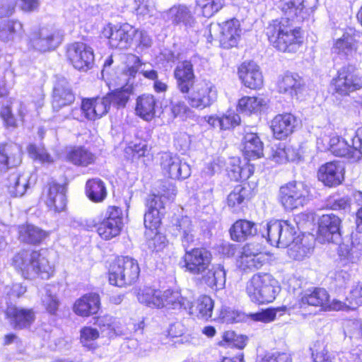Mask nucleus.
I'll return each instance as SVG.
<instances>
[{"label":"nucleus","instance_id":"f257e3e1","mask_svg":"<svg viewBox=\"0 0 362 362\" xmlns=\"http://www.w3.org/2000/svg\"><path fill=\"white\" fill-rule=\"evenodd\" d=\"M266 33L273 47L282 52L295 53L303 42L300 28L287 18L272 21L267 27Z\"/></svg>","mask_w":362,"mask_h":362},{"label":"nucleus","instance_id":"f03ea898","mask_svg":"<svg viewBox=\"0 0 362 362\" xmlns=\"http://www.w3.org/2000/svg\"><path fill=\"white\" fill-rule=\"evenodd\" d=\"M12 265L25 279L40 276L49 279L54 273V265L45 255V252L36 250H22L12 259Z\"/></svg>","mask_w":362,"mask_h":362},{"label":"nucleus","instance_id":"7ed1b4c3","mask_svg":"<svg viewBox=\"0 0 362 362\" xmlns=\"http://www.w3.org/2000/svg\"><path fill=\"white\" fill-rule=\"evenodd\" d=\"M280 289L278 281L268 273L254 274L245 286V291L250 299L258 304L273 302Z\"/></svg>","mask_w":362,"mask_h":362},{"label":"nucleus","instance_id":"20e7f679","mask_svg":"<svg viewBox=\"0 0 362 362\" xmlns=\"http://www.w3.org/2000/svg\"><path fill=\"white\" fill-rule=\"evenodd\" d=\"M140 268L137 261L130 257H119L109 268V281L112 285L124 287L135 283L139 279Z\"/></svg>","mask_w":362,"mask_h":362},{"label":"nucleus","instance_id":"39448f33","mask_svg":"<svg viewBox=\"0 0 362 362\" xmlns=\"http://www.w3.org/2000/svg\"><path fill=\"white\" fill-rule=\"evenodd\" d=\"M239 21L231 19L223 23H211L209 27L208 41H219L221 47L229 49L236 46L240 37Z\"/></svg>","mask_w":362,"mask_h":362},{"label":"nucleus","instance_id":"423d86ee","mask_svg":"<svg viewBox=\"0 0 362 362\" xmlns=\"http://www.w3.org/2000/svg\"><path fill=\"white\" fill-rule=\"evenodd\" d=\"M309 188L301 182H290L279 189V201L286 210L303 206L309 201Z\"/></svg>","mask_w":362,"mask_h":362},{"label":"nucleus","instance_id":"0eeeda50","mask_svg":"<svg viewBox=\"0 0 362 362\" xmlns=\"http://www.w3.org/2000/svg\"><path fill=\"white\" fill-rule=\"evenodd\" d=\"M62 35L52 26L42 27L33 30L29 36L30 48L45 52L55 49L62 42Z\"/></svg>","mask_w":362,"mask_h":362},{"label":"nucleus","instance_id":"6e6552de","mask_svg":"<svg viewBox=\"0 0 362 362\" xmlns=\"http://www.w3.org/2000/svg\"><path fill=\"white\" fill-rule=\"evenodd\" d=\"M187 94L186 99L193 108L203 110L211 106L217 98L214 85L206 81L194 83Z\"/></svg>","mask_w":362,"mask_h":362},{"label":"nucleus","instance_id":"1a4fd4ad","mask_svg":"<svg viewBox=\"0 0 362 362\" xmlns=\"http://www.w3.org/2000/svg\"><path fill=\"white\" fill-rule=\"evenodd\" d=\"M334 91L339 95L346 96L362 88V76L352 65L341 67L334 79Z\"/></svg>","mask_w":362,"mask_h":362},{"label":"nucleus","instance_id":"9d476101","mask_svg":"<svg viewBox=\"0 0 362 362\" xmlns=\"http://www.w3.org/2000/svg\"><path fill=\"white\" fill-rule=\"evenodd\" d=\"M136 33L137 29L127 23L119 27L107 25L103 30V36L108 39L109 45L119 49H128Z\"/></svg>","mask_w":362,"mask_h":362},{"label":"nucleus","instance_id":"9b49d317","mask_svg":"<svg viewBox=\"0 0 362 362\" xmlns=\"http://www.w3.org/2000/svg\"><path fill=\"white\" fill-rule=\"evenodd\" d=\"M184 267L192 275H200L211 267V255L204 248L186 250L182 257Z\"/></svg>","mask_w":362,"mask_h":362},{"label":"nucleus","instance_id":"f8f14e48","mask_svg":"<svg viewBox=\"0 0 362 362\" xmlns=\"http://www.w3.org/2000/svg\"><path fill=\"white\" fill-rule=\"evenodd\" d=\"M66 55L73 66L78 70L90 69L94 62L93 49L83 42H75L68 46Z\"/></svg>","mask_w":362,"mask_h":362},{"label":"nucleus","instance_id":"ddd939ff","mask_svg":"<svg viewBox=\"0 0 362 362\" xmlns=\"http://www.w3.org/2000/svg\"><path fill=\"white\" fill-rule=\"evenodd\" d=\"M166 202L160 194H150L146 201V211L144 214V223L152 233L156 230L161 223V218L165 213Z\"/></svg>","mask_w":362,"mask_h":362},{"label":"nucleus","instance_id":"4468645a","mask_svg":"<svg viewBox=\"0 0 362 362\" xmlns=\"http://www.w3.org/2000/svg\"><path fill=\"white\" fill-rule=\"evenodd\" d=\"M122 226V212L120 208L109 206L105 218L97 228L98 235L104 240H110L117 236Z\"/></svg>","mask_w":362,"mask_h":362},{"label":"nucleus","instance_id":"2eb2a0df","mask_svg":"<svg viewBox=\"0 0 362 362\" xmlns=\"http://www.w3.org/2000/svg\"><path fill=\"white\" fill-rule=\"evenodd\" d=\"M160 164L163 173L172 179L184 180L191 174L189 165L178 156L170 153L161 155Z\"/></svg>","mask_w":362,"mask_h":362},{"label":"nucleus","instance_id":"dca6fc26","mask_svg":"<svg viewBox=\"0 0 362 362\" xmlns=\"http://www.w3.org/2000/svg\"><path fill=\"white\" fill-rule=\"evenodd\" d=\"M341 219L334 214L322 215L319 221L318 240L321 243L340 244Z\"/></svg>","mask_w":362,"mask_h":362},{"label":"nucleus","instance_id":"f3484780","mask_svg":"<svg viewBox=\"0 0 362 362\" xmlns=\"http://www.w3.org/2000/svg\"><path fill=\"white\" fill-rule=\"evenodd\" d=\"M264 259L260 244L248 243L243 247L241 255L237 259V266L243 271L259 269Z\"/></svg>","mask_w":362,"mask_h":362},{"label":"nucleus","instance_id":"a211bd4d","mask_svg":"<svg viewBox=\"0 0 362 362\" xmlns=\"http://www.w3.org/2000/svg\"><path fill=\"white\" fill-rule=\"evenodd\" d=\"M75 100L74 94L70 88L68 81L64 78H59L54 86L53 95H52V108L56 112H58L54 115V119L56 120V116L63 112H68L69 110L60 111L67 106L71 105Z\"/></svg>","mask_w":362,"mask_h":362},{"label":"nucleus","instance_id":"6ab92c4d","mask_svg":"<svg viewBox=\"0 0 362 362\" xmlns=\"http://www.w3.org/2000/svg\"><path fill=\"white\" fill-rule=\"evenodd\" d=\"M317 177L326 186L339 185L344 179V168L339 162L326 163L319 168Z\"/></svg>","mask_w":362,"mask_h":362},{"label":"nucleus","instance_id":"aec40b11","mask_svg":"<svg viewBox=\"0 0 362 362\" xmlns=\"http://www.w3.org/2000/svg\"><path fill=\"white\" fill-rule=\"evenodd\" d=\"M238 76L243 85L250 89H258L263 85L262 74L253 62H243L238 68Z\"/></svg>","mask_w":362,"mask_h":362},{"label":"nucleus","instance_id":"412c9836","mask_svg":"<svg viewBox=\"0 0 362 362\" xmlns=\"http://www.w3.org/2000/svg\"><path fill=\"white\" fill-rule=\"evenodd\" d=\"M174 77L176 80L177 89L182 93H189L194 83L195 75L193 65L190 61L180 62L174 70Z\"/></svg>","mask_w":362,"mask_h":362},{"label":"nucleus","instance_id":"4be33fe9","mask_svg":"<svg viewBox=\"0 0 362 362\" xmlns=\"http://www.w3.org/2000/svg\"><path fill=\"white\" fill-rule=\"evenodd\" d=\"M297 126L296 117L291 113L279 114L274 117L271 128L277 139H284L291 134Z\"/></svg>","mask_w":362,"mask_h":362},{"label":"nucleus","instance_id":"5701e85b","mask_svg":"<svg viewBox=\"0 0 362 362\" xmlns=\"http://www.w3.org/2000/svg\"><path fill=\"white\" fill-rule=\"evenodd\" d=\"M100 305L99 295L90 293L77 299L73 305L74 313L80 317H89L96 314Z\"/></svg>","mask_w":362,"mask_h":362},{"label":"nucleus","instance_id":"b1692460","mask_svg":"<svg viewBox=\"0 0 362 362\" xmlns=\"http://www.w3.org/2000/svg\"><path fill=\"white\" fill-rule=\"evenodd\" d=\"M7 315L15 329L29 328L35 320V313L33 309L11 307L7 310Z\"/></svg>","mask_w":362,"mask_h":362},{"label":"nucleus","instance_id":"393cba45","mask_svg":"<svg viewBox=\"0 0 362 362\" xmlns=\"http://www.w3.org/2000/svg\"><path fill=\"white\" fill-rule=\"evenodd\" d=\"M317 0H279V8L291 21L298 18L305 8H312Z\"/></svg>","mask_w":362,"mask_h":362},{"label":"nucleus","instance_id":"a878e982","mask_svg":"<svg viewBox=\"0 0 362 362\" xmlns=\"http://www.w3.org/2000/svg\"><path fill=\"white\" fill-rule=\"evenodd\" d=\"M157 100L151 94H143L136 101L135 112L139 117L146 121H151L156 115Z\"/></svg>","mask_w":362,"mask_h":362},{"label":"nucleus","instance_id":"bb28decb","mask_svg":"<svg viewBox=\"0 0 362 362\" xmlns=\"http://www.w3.org/2000/svg\"><path fill=\"white\" fill-rule=\"evenodd\" d=\"M49 232L32 224L18 226V239L30 245H38L49 236Z\"/></svg>","mask_w":362,"mask_h":362},{"label":"nucleus","instance_id":"cd10ccee","mask_svg":"<svg viewBox=\"0 0 362 362\" xmlns=\"http://www.w3.org/2000/svg\"><path fill=\"white\" fill-rule=\"evenodd\" d=\"M202 281L213 290L223 288L226 283V272L219 264L212 265L200 274Z\"/></svg>","mask_w":362,"mask_h":362},{"label":"nucleus","instance_id":"c85d7f7f","mask_svg":"<svg viewBox=\"0 0 362 362\" xmlns=\"http://www.w3.org/2000/svg\"><path fill=\"white\" fill-rule=\"evenodd\" d=\"M243 153L249 159L260 158L263 155V143L257 133L248 129L243 139Z\"/></svg>","mask_w":362,"mask_h":362},{"label":"nucleus","instance_id":"c756f323","mask_svg":"<svg viewBox=\"0 0 362 362\" xmlns=\"http://www.w3.org/2000/svg\"><path fill=\"white\" fill-rule=\"evenodd\" d=\"M65 187L63 185L52 183L49 185L46 204L54 211L59 212L63 211L66 204Z\"/></svg>","mask_w":362,"mask_h":362},{"label":"nucleus","instance_id":"7c9ffc66","mask_svg":"<svg viewBox=\"0 0 362 362\" xmlns=\"http://www.w3.org/2000/svg\"><path fill=\"white\" fill-rule=\"evenodd\" d=\"M257 225L247 220L235 221L230 228L231 239L236 242H243L257 234Z\"/></svg>","mask_w":362,"mask_h":362},{"label":"nucleus","instance_id":"2f4dec72","mask_svg":"<svg viewBox=\"0 0 362 362\" xmlns=\"http://www.w3.org/2000/svg\"><path fill=\"white\" fill-rule=\"evenodd\" d=\"M303 82L298 75L286 74L278 82L279 93L293 98L302 90Z\"/></svg>","mask_w":362,"mask_h":362},{"label":"nucleus","instance_id":"473e14b6","mask_svg":"<svg viewBox=\"0 0 362 362\" xmlns=\"http://www.w3.org/2000/svg\"><path fill=\"white\" fill-rule=\"evenodd\" d=\"M66 158L75 165L86 167L92 164L95 157L88 149L78 146L70 148L66 152Z\"/></svg>","mask_w":362,"mask_h":362},{"label":"nucleus","instance_id":"72a5a7b5","mask_svg":"<svg viewBox=\"0 0 362 362\" xmlns=\"http://www.w3.org/2000/svg\"><path fill=\"white\" fill-rule=\"evenodd\" d=\"M214 306V302L212 298L208 296H200L196 301L194 305L189 302V313L194 315L199 318L209 319L212 315V311Z\"/></svg>","mask_w":362,"mask_h":362},{"label":"nucleus","instance_id":"f704fd0d","mask_svg":"<svg viewBox=\"0 0 362 362\" xmlns=\"http://www.w3.org/2000/svg\"><path fill=\"white\" fill-rule=\"evenodd\" d=\"M94 110V100L87 99L82 102L81 109H71L69 110L68 112H63L62 115L56 116L57 122H62L65 119H78L79 112L81 111L85 115V117L90 120L96 119Z\"/></svg>","mask_w":362,"mask_h":362},{"label":"nucleus","instance_id":"c9c22d12","mask_svg":"<svg viewBox=\"0 0 362 362\" xmlns=\"http://www.w3.org/2000/svg\"><path fill=\"white\" fill-rule=\"evenodd\" d=\"M357 50V42L353 35L345 33L336 40L332 47L334 53L344 56H352Z\"/></svg>","mask_w":362,"mask_h":362},{"label":"nucleus","instance_id":"e433bc0d","mask_svg":"<svg viewBox=\"0 0 362 362\" xmlns=\"http://www.w3.org/2000/svg\"><path fill=\"white\" fill-rule=\"evenodd\" d=\"M266 106L267 101L262 96H243L238 100L237 110L250 115L260 112Z\"/></svg>","mask_w":362,"mask_h":362},{"label":"nucleus","instance_id":"4c0bfd02","mask_svg":"<svg viewBox=\"0 0 362 362\" xmlns=\"http://www.w3.org/2000/svg\"><path fill=\"white\" fill-rule=\"evenodd\" d=\"M162 291L152 288L151 287H144L139 288L136 293L138 300L150 308H162Z\"/></svg>","mask_w":362,"mask_h":362},{"label":"nucleus","instance_id":"58836bf2","mask_svg":"<svg viewBox=\"0 0 362 362\" xmlns=\"http://www.w3.org/2000/svg\"><path fill=\"white\" fill-rule=\"evenodd\" d=\"M329 299V295L325 288H315L306 291L301 297V304L312 306H320L325 308Z\"/></svg>","mask_w":362,"mask_h":362},{"label":"nucleus","instance_id":"ea45409f","mask_svg":"<svg viewBox=\"0 0 362 362\" xmlns=\"http://www.w3.org/2000/svg\"><path fill=\"white\" fill-rule=\"evenodd\" d=\"M162 308L166 307L170 309L184 308L187 310L189 306V300L184 298L177 291L166 290L162 292Z\"/></svg>","mask_w":362,"mask_h":362},{"label":"nucleus","instance_id":"a19ab883","mask_svg":"<svg viewBox=\"0 0 362 362\" xmlns=\"http://www.w3.org/2000/svg\"><path fill=\"white\" fill-rule=\"evenodd\" d=\"M105 183L98 178L88 180L86 184V194L95 203L102 202L107 197Z\"/></svg>","mask_w":362,"mask_h":362},{"label":"nucleus","instance_id":"79ce46f5","mask_svg":"<svg viewBox=\"0 0 362 362\" xmlns=\"http://www.w3.org/2000/svg\"><path fill=\"white\" fill-rule=\"evenodd\" d=\"M167 18L173 23H183L186 25H192L194 18L189 8L185 5L174 6L166 13Z\"/></svg>","mask_w":362,"mask_h":362},{"label":"nucleus","instance_id":"37998d69","mask_svg":"<svg viewBox=\"0 0 362 362\" xmlns=\"http://www.w3.org/2000/svg\"><path fill=\"white\" fill-rule=\"evenodd\" d=\"M133 93V87L132 84H127L121 88L116 89L105 96L109 100V103L111 105L119 108L124 107L128 103L131 95Z\"/></svg>","mask_w":362,"mask_h":362},{"label":"nucleus","instance_id":"c03bdc74","mask_svg":"<svg viewBox=\"0 0 362 362\" xmlns=\"http://www.w3.org/2000/svg\"><path fill=\"white\" fill-rule=\"evenodd\" d=\"M252 196V190L249 185H237L228 196V205L232 208L236 207L243 204L245 200L250 199Z\"/></svg>","mask_w":362,"mask_h":362},{"label":"nucleus","instance_id":"a18cd8bd","mask_svg":"<svg viewBox=\"0 0 362 362\" xmlns=\"http://www.w3.org/2000/svg\"><path fill=\"white\" fill-rule=\"evenodd\" d=\"M169 110L173 118H180L186 120L194 116V112L189 107L177 96L175 95L170 99Z\"/></svg>","mask_w":362,"mask_h":362},{"label":"nucleus","instance_id":"49530a36","mask_svg":"<svg viewBox=\"0 0 362 362\" xmlns=\"http://www.w3.org/2000/svg\"><path fill=\"white\" fill-rule=\"evenodd\" d=\"M329 150L336 156H348L352 158L354 154V145L350 146L347 141L339 136H333L329 139Z\"/></svg>","mask_w":362,"mask_h":362},{"label":"nucleus","instance_id":"de8ad7c7","mask_svg":"<svg viewBox=\"0 0 362 362\" xmlns=\"http://www.w3.org/2000/svg\"><path fill=\"white\" fill-rule=\"evenodd\" d=\"M28 185V177L13 173L8 178V192L13 197H21L25 193Z\"/></svg>","mask_w":362,"mask_h":362},{"label":"nucleus","instance_id":"09e8293b","mask_svg":"<svg viewBox=\"0 0 362 362\" xmlns=\"http://www.w3.org/2000/svg\"><path fill=\"white\" fill-rule=\"evenodd\" d=\"M99 337V331L92 327L86 326L80 330V343L88 350L93 351L98 347L97 339Z\"/></svg>","mask_w":362,"mask_h":362},{"label":"nucleus","instance_id":"8fccbe9b","mask_svg":"<svg viewBox=\"0 0 362 362\" xmlns=\"http://www.w3.org/2000/svg\"><path fill=\"white\" fill-rule=\"evenodd\" d=\"M313 244L309 243L306 238L301 239L300 242L293 243L289 249V255L296 260H303L310 255L313 250Z\"/></svg>","mask_w":362,"mask_h":362},{"label":"nucleus","instance_id":"3c124183","mask_svg":"<svg viewBox=\"0 0 362 362\" xmlns=\"http://www.w3.org/2000/svg\"><path fill=\"white\" fill-rule=\"evenodd\" d=\"M224 5V0H196L197 8H199L202 15L209 18L219 11Z\"/></svg>","mask_w":362,"mask_h":362},{"label":"nucleus","instance_id":"603ef678","mask_svg":"<svg viewBox=\"0 0 362 362\" xmlns=\"http://www.w3.org/2000/svg\"><path fill=\"white\" fill-rule=\"evenodd\" d=\"M177 228L180 232L182 245L186 251L190 243L194 241V237L191 220L188 217L182 218L178 222Z\"/></svg>","mask_w":362,"mask_h":362},{"label":"nucleus","instance_id":"864d4df0","mask_svg":"<svg viewBox=\"0 0 362 362\" xmlns=\"http://www.w3.org/2000/svg\"><path fill=\"white\" fill-rule=\"evenodd\" d=\"M54 287L47 286L45 288V294L42 298V305L46 310L52 315H55L58 310L60 302L53 291Z\"/></svg>","mask_w":362,"mask_h":362},{"label":"nucleus","instance_id":"5fc2aeb1","mask_svg":"<svg viewBox=\"0 0 362 362\" xmlns=\"http://www.w3.org/2000/svg\"><path fill=\"white\" fill-rule=\"evenodd\" d=\"M99 323L102 326L107 325V337L112 338L116 336L125 334L124 327L117 320L110 316H103L99 320Z\"/></svg>","mask_w":362,"mask_h":362},{"label":"nucleus","instance_id":"6e6d98bb","mask_svg":"<svg viewBox=\"0 0 362 362\" xmlns=\"http://www.w3.org/2000/svg\"><path fill=\"white\" fill-rule=\"evenodd\" d=\"M283 221H273L267 223L266 233L267 240L272 245H279L280 232L282 230ZM263 237H266L264 233H262Z\"/></svg>","mask_w":362,"mask_h":362},{"label":"nucleus","instance_id":"4d7b16f0","mask_svg":"<svg viewBox=\"0 0 362 362\" xmlns=\"http://www.w3.org/2000/svg\"><path fill=\"white\" fill-rule=\"evenodd\" d=\"M284 310V308L280 307L276 308H267L262 310L261 312L250 313L249 317L253 321L269 323L276 319L278 312Z\"/></svg>","mask_w":362,"mask_h":362},{"label":"nucleus","instance_id":"13d9d810","mask_svg":"<svg viewBox=\"0 0 362 362\" xmlns=\"http://www.w3.org/2000/svg\"><path fill=\"white\" fill-rule=\"evenodd\" d=\"M280 232L279 235V245H277L278 247H286L289 246L291 243H293L294 241V235H296V230L293 226L288 223V221H283L282 223V230Z\"/></svg>","mask_w":362,"mask_h":362},{"label":"nucleus","instance_id":"bf43d9fd","mask_svg":"<svg viewBox=\"0 0 362 362\" xmlns=\"http://www.w3.org/2000/svg\"><path fill=\"white\" fill-rule=\"evenodd\" d=\"M8 160V168L18 166L21 163V148L18 145H12L4 148Z\"/></svg>","mask_w":362,"mask_h":362},{"label":"nucleus","instance_id":"052dcab7","mask_svg":"<svg viewBox=\"0 0 362 362\" xmlns=\"http://www.w3.org/2000/svg\"><path fill=\"white\" fill-rule=\"evenodd\" d=\"M28 151L31 158L38 160L41 163H52V158L43 147L31 144L28 148Z\"/></svg>","mask_w":362,"mask_h":362},{"label":"nucleus","instance_id":"680f3d73","mask_svg":"<svg viewBox=\"0 0 362 362\" xmlns=\"http://www.w3.org/2000/svg\"><path fill=\"white\" fill-rule=\"evenodd\" d=\"M128 65L124 69V73L129 78H134L142 67V63L140 59L134 54H129L127 57Z\"/></svg>","mask_w":362,"mask_h":362},{"label":"nucleus","instance_id":"e2e57ef3","mask_svg":"<svg viewBox=\"0 0 362 362\" xmlns=\"http://www.w3.org/2000/svg\"><path fill=\"white\" fill-rule=\"evenodd\" d=\"M136 13L144 17H151L155 15L156 11L151 0H138Z\"/></svg>","mask_w":362,"mask_h":362},{"label":"nucleus","instance_id":"0e129e2a","mask_svg":"<svg viewBox=\"0 0 362 362\" xmlns=\"http://www.w3.org/2000/svg\"><path fill=\"white\" fill-rule=\"evenodd\" d=\"M346 300L352 305L353 310L362 305V285L354 286L346 296Z\"/></svg>","mask_w":362,"mask_h":362},{"label":"nucleus","instance_id":"69168bd1","mask_svg":"<svg viewBox=\"0 0 362 362\" xmlns=\"http://www.w3.org/2000/svg\"><path fill=\"white\" fill-rule=\"evenodd\" d=\"M221 119V129H228L230 127H233L238 124H239L240 121V117L238 114H235L233 112H228L226 115L220 117Z\"/></svg>","mask_w":362,"mask_h":362},{"label":"nucleus","instance_id":"338daca9","mask_svg":"<svg viewBox=\"0 0 362 362\" xmlns=\"http://www.w3.org/2000/svg\"><path fill=\"white\" fill-rule=\"evenodd\" d=\"M352 144L354 145L352 158L356 160H359L362 157V127L356 131L352 139Z\"/></svg>","mask_w":362,"mask_h":362},{"label":"nucleus","instance_id":"774afa93","mask_svg":"<svg viewBox=\"0 0 362 362\" xmlns=\"http://www.w3.org/2000/svg\"><path fill=\"white\" fill-rule=\"evenodd\" d=\"M240 163V161L238 158H232L229 160L226 170L228 176L233 180L238 181L241 177L240 174L241 168Z\"/></svg>","mask_w":362,"mask_h":362}]
</instances>
